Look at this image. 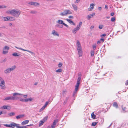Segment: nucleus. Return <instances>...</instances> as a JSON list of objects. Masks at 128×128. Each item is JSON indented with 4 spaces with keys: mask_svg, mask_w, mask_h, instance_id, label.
Returning a JSON list of instances; mask_svg holds the SVG:
<instances>
[{
    "mask_svg": "<svg viewBox=\"0 0 128 128\" xmlns=\"http://www.w3.org/2000/svg\"><path fill=\"white\" fill-rule=\"evenodd\" d=\"M92 118L95 119L96 118V115L94 114L93 112H92L91 114Z\"/></svg>",
    "mask_w": 128,
    "mask_h": 128,
    "instance_id": "31",
    "label": "nucleus"
},
{
    "mask_svg": "<svg viewBox=\"0 0 128 128\" xmlns=\"http://www.w3.org/2000/svg\"><path fill=\"white\" fill-rule=\"evenodd\" d=\"M66 20L68 22L71 24L73 25H75V23L72 20H70V19H67Z\"/></svg>",
    "mask_w": 128,
    "mask_h": 128,
    "instance_id": "15",
    "label": "nucleus"
},
{
    "mask_svg": "<svg viewBox=\"0 0 128 128\" xmlns=\"http://www.w3.org/2000/svg\"><path fill=\"white\" fill-rule=\"evenodd\" d=\"M114 14V12H112L110 13V15L113 16Z\"/></svg>",
    "mask_w": 128,
    "mask_h": 128,
    "instance_id": "61",
    "label": "nucleus"
},
{
    "mask_svg": "<svg viewBox=\"0 0 128 128\" xmlns=\"http://www.w3.org/2000/svg\"><path fill=\"white\" fill-rule=\"evenodd\" d=\"M16 124L14 123L11 124H10V127L14 128L16 126Z\"/></svg>",
    "mask_w": 128,
    "mask_h": 128,
    "instance_id": "30",
    "label": "nucleus"
},
{
    "mask_svg": "<svg viewBox=\"0 0 128 128\" xmlns=\"http://www.w3.org/2000/svg\"><path fill=\"white\" fill-rule=\"evenodd\" d=\"M60 15L62 16H66L67 15L66 10H65L63 12H61L60 13Z\"/></svg>",
    "mask_w": 128,
    "mask_h": 128,
    "instance_id": "22",
    "label": "nucleus"
},
{
    "mask_svg": "<svg viewBox=\"0 0 128 128\" xmlns=\"http://www.w3.org/2000/svg\"><path fill=\"white\" fill-rule=\"evenodd\" d=\"M3 125L6 127H10V124H3Z\"/></svg>",
    "mask_w": 128,
    "mask_h": 128,
    "instance_id": "47",
    "label": "nucleus"
},
{
    "mask_svg": "<svg viewBox=\"0 0 128 128\" xmlns=\"http://www.w3.org/2000/svg\"><path fill=\"white\" fill-rule=\"evenodd\" d=\"M94 28V26H92L90 28V29H91V30H92V29H93Z\"/></svg>",
    "mask_w": 128,
    "mask_h": 128,
    "instance_id": "56",
    "label": "nucleus"
},
{
    "mask_svg": "<svg viewBox=\"0 0 128 128\" xmlns=\"http://www.w3.org/2000/svg\"><path fill=\"white\" fill-rule=\"evenodd\" d=\"M28 4H29L35 6H39L40 5V4L39 3L33 2H28Z\"/></svg>",
    "mask_w": 128,
    "mask_h": 128,
    "instance_id": "6",
    "label": "nucleus"
},
{
    "mask_svg": "<svg viewBox=\"0 0 128 128\" xmlns=\"http://www.w3.org/2000/svg\"><path fill=\"white\" fill-rule=\"evenodd\" d=\"M81 76L82 74L80 72L78 74V78L77 81H78V82H80L81 79Z\"/></svg>",
    "mask_w": 128,
    "mask_h": 128,
    "instance_id": "14",
    "label": "nucleus"
},
{
    "mask_svg": "<svg viewBox=\"0 0 128 128\" xmlns=\"http://www.w3.org/2000/svg\"><path fill=\"white\" fill-rule=\"evenodd\" d=\"M0 83L5 82L2 78L1 77H0Z\"/></svg>",
    "mask_w": 128,
    "mask_h": 128,
    "instance_id": "39",
    "label": "nucleus"
},
{
    "mask_svg": "<svg viewBox=\"0 0 128 128\" xmlns=\"http://www.w3.org/2000/svg\"><path fill=\"white\" fill-rule=\"evenodd\" d=\"M3 18L4 20L5 21H8L9 20H12L11 19L13 18L12 17H2Z\"/></svg>",
    "mask_w": 128,
    "mask_h": 128,
    "instance_id": "8",
    "label": "nucleus"
},
{
    "mask_svg": "<svg viewBox=\"0 0 128 128\" xmlns=\"http://www.w3.org/2000/svg\"><path fill=\"white\" fill-rule=\"evenodd\" d=\"M125 85L126 86H127L128 85V80H127L126 82Z\"/></svg>",
    "mask_w": 128,
    "mask_h": 128,
    "instance_id": "60",
    "label": "nucleus"
},
{
    "mask_svg": "<svg viewBox=\"0 0 128 128\" xmlns=\"http://www.w3.org/2000/svg\"><path fill=\"white\" fill-rule=\"evenodd\" d=\"M99 28L100 29H102L103 27V25H100L99 26Z\"/></svg>",
    "mask_w": 128,
    "mask_h": 128,
    "instance_id": "46",
    "label": "nucleus"
},
{
    "mask_svg": "<svg viewBox=\"0 0 128 128\" xmlns=\"http://www.w3.org/2000/svg\"><path fill=\"white\" fill-rule=\"evenodd\" d=\"M80 0H76V1L75 2L78 3L80 2Z\"/></svg>",
    "mask_w": 128,
    "mask_h": 128,
    "instance_id": "58",
    "label": "nucleus"
},
{
    "mask_svg": "<svg viewBox=\"0 0 128 128\" xmlns=\"http://www.w3.org/2000/svg\"><path fill=\"white\" fill-rule=\"evenodd\" d=\"M21 128H28L26 126H22L21 127Z\"/></svg>",
    "mask_w": 128,
    "mask_h": 128,
    "instance_id": "62",
    "label": "nucleus"
},
{
    "mask_svg": "<svg viewBox=\"0 0 128 128\" xmlns=\"http://www.w3.org/2000/svg\"><path fill=\"white\" fill-rule=\"evenodd\" d=\"M15 47L18 49L19 50H21L24 51H27V52H30L32 54H34V53L33 52H32L28 50H24L21 48H18V47H17L16 46H15Z\"/></svg>",
    "mask_w": 128,
    "mask_h": 128,
    "instance_id": "9",
    "label": "nucleus"
},
{
    "mask_svg": "<svg viewBox=\"0 0 128 128\" xmlns=\"http://www.w3.org/2000/svg\"><path fill=\"white\" fill-rule=\"evenodd\" d=\"M13 100V96H10L6 97L4 99V100Z\"/></svg>",
    "mask_w": 128,
    "mask_h": 128,
    "instance_id": "20",
    "label": "nucleus"
},
{
    "mask_svg": "<svg viewBox=\"0 0 128 128\" xmlns=\"http://www.w3.org/2000/svg\"><path fill=\"white\" fill-rule=\"evenodd\" d=\"M30 13L32 14H35L37 13V12L35 10H32L30 11Z\"/></svg>",
    "mask_w": 128,
    "mask_h": 128,
    "instance_id": "32",
    "label": "nucleus"
},
{
    "mask_svg": "<svg viewBox=\"0 0 128 128\" xmlns=\"http://www.w3.org/2000/svg\"><path fill=\"white\" fill-rule=\"evenodd\" d=\"M6 6H0V8H5Z\"/></svg>",
    "mask_w": 128,
    "mask_h": 128,
    "instance_id": "44",
    "label": "nucleus"
},
{
    "mask_svg": "<svg viewBox=\"0 0 128 128\" xmlns=\"http://www.w3.org/2000/svg\"><path fill=\"white\" fill-rule=\"evenodd\" d=\"M23 97L24 98H26L28 97V96L27 95H24L23 96Z\"/></svg>",
    "mask_w": 128,
    "mask_h": 128,
    "instance_id": "59",
    "label": "nucleus"
},
{
    "mask_svg": "<svg viewBox=\"0 0 128 128\" xmlns=\"http://www.w3.org/2000/svg\"><path fill=\"white\" fill-rule=\"evenodd\" d=\"M12 55L13 56H18L20 55V54H18L16 52H15L12 54Z\"/></svg>",
    "mask_w": 128,
    "mask_h": 128,
    "instance_id": "25",
    "label": "nucleus"
},
{
    "mask_svg": "<svg viewBox=\"0 0 128 128\" xmlns=\"http://www.w3.org/2000/svg\"><path fill=\"white\" fill-rule=\"evenodd\" d=\"M92 47L93 48V50H95L96 48V45L95 44L93 45L92 46Z\"/></svg>",
    "mask_w": 128,
    "mask_h": 128,
    "instance_id": "48",
    "label": "nucleus"
},
{
    "mask_svg": "<svg viewBox=\"0 0 128 128\" xmlns=\"http://www.w3.org/2000/svg\"><path fill=\"white\" fill-rule=\"evenodd\" d=\"M76 45L77 48H80V47H81V45L80 43L79 42L78 40L77 41Z\"/></svg>",
    "mask_w": 128,
    "mask_h": 128,
    "instance_id": "27",
    "label": "nucleus"
},
{
    "mask_svg": "<svg viewBox=\"0 0 128 128\" xmlns=\"http://www.w3.org/2000/svg\"><path fill=\"white\" fill-rule=\"evenodd\" d=\"M78 53L79 56H81L82 55V50L78 51Z\"/></svg>",
    "mask_w": 128,
    "mask_h": 128,
    "instance_id": "26",
    "label": "nucleus"
},
{
    "mask_svg": "<svg viewBox=\"0 0 128 128\" xmlns=\"http://www.w3.org/2000/svg\"><path fill=\"white\" fill-rule=\"evenodd\" d=\"M11 72L12 71H13L16 68V66L15 65L12 66L11 68H9Z\"/></svg>",
    "mask_w": 128,
    "mask_h": 128,
    "instance_id": "17",
    "label": "nucleus"
},
{
    "mask_svg": "<svg viewBox=\"0 0 128 128\" xmlns=\"http://www.w3.org/2000/svg\"><path fill=\"white\" fill-rule=\"evenodd\" d=\"M66 14H72V12L69 10H66Z\"/></svg>",
    "mask_w": 128,
    "mask_h": 128,
    "instance_id": "28",
    "label": "nucleus"
},
{
    "mask_svg": "<svg viewBox=\"0 0 128 128\" xmlns=\"http://www.w3.org/2000/svg\"><path fill=\"white\" fill-rule=\"evenodd\" d=\"M92 17V16L91 14H89L87 16V18L90 19V18H91Z\"/></svg>",
    "mask_w": 128,
    "mask_h": 128,
    "instance_id": "41",
    "label": "nucleus"
},
{
    "mask_svg": "<svg viewBox=\"0 0 128 128\" xmlns=\"http://www.w3.org/2000/svg\"><path fill=\"white\" fill-rule=\"evenodd\" d=\"M9 47L7 46H5L3 48L2 54H7L8 52V51Z\"/></svg>",
    "mask_w": 128,
    "mask_h": 128,
    "instance_id": "2",
    "label": "nucleus"
},
{
    "mask_svg": "<svg viewBox=\"0 0 128 128\" xmlns=\"http://www.w3.org/2000/svg\"><path fill=\"white\" fill-rule=\"evenodd\" d=\"M2 108L4 109L10 110V107L8 106H4L2 107Z\"/></svg>",
    "mask_w": 128,
    "mask_h": 128,
    "instance_id": "24",
    "label": "nucleus"
},
{
    "mask_svg": "<svg viewBox=\"0 0 128 128\" xmlns=\"http://www.w3.org/2000/svg\"><path fill=\"white\" fill-rule=\"evenodd\" d=\"M91 55L92 56H93L94 54V50L91 51Z\"/></svg>",
    "mask_w": 128,
    "mask_h": 128,
    "instance_id": "37",
    "label": "nucleus"
},
{
    "mask_svg": "<svg viewBox=\"0 0 128 128\" xmlns=\"http://www.w3.org/2000/svg\"><path fill=\"white\" fill-rule=\"evenodd\" d=\"M24 114H20L18 116H17L16 117V119L18 120V119L21 118H22L24 117Z\"/></svg>",
    "mask_w": 128,
    "mask_h": 128,
    "instance_id": "19",
    "label": "nucleus"
},
{
    "mask_svg": "<svg viewBox=\"0 0 128 128\" xmlns=\"http://www.w3.org/2000/svg\"><path fill=\"white\" fill-rule=\"evenodd\" d=\"M56 125L55 124H52L51 126L52 128H54Z\"/></svg>",
    "mask_w": 128,
    "mask_h": 128,
    "instance_id": "49",
    "label": "nucleus"
},
{
    "mask_svg": "<svg viewBox=\"0 0 128 128\" xmlns=\"http://www.w3.org/2000/svg\"><path fill=\"white\" fill-rule=\"evenodd\" d=\"M113 106L114 107H115L116 108H118V104L117 102H114Z\"/></svg>",
    "mask_w": 128,
    "mask_h": 128,
    "instance_id": "29",
    "label": "nucleus"
},
{
    "mask_svg": "<svg viewBox=\"0 0 128 128\" xmlns=\"http://www.w3.org/2000/svg\"><path fill=\"white\" fill-rule=\"evenodd\" d=\"M122 110L123 111H125V110H126V107H123V106H122Z\"/></svg>",
    "mask_w": 128,
    "mask_h": 128,
    "instance_id": "51",
    "label": "nucleus"
},
{
    "mask_svg": "<svg viewBox=\"0 0 128 128\" xmlns=\"http://www.w3.org/2000/svg\"><path fill=\"white\" fill-rule=\"evenodd\" d=\"M32 100V99L31 98H26L25 99H23L22 98H20V100L22 102H28L29 101L31 102Z\"/></svg>",
    "mask_w": 128,
    "mask_h": 128,
    "instance_id": "3",
    "label": "nucleus"
},
{
    "mask_svg": "<svg viewBox=\"0 0 128 128\" xmlns=\"http://www.w3.org/2000/svg\"><path fill=\"white\" fill-rule=\"evenodd\" d=\"M80 84V82L77 81L76 84L75 86V90H78V88Z\"/></svg>",
    "mask_w": 128,
    "mask_h": 128,
    "instance_id": "11",
    "label": "nucleus"
},
{
    "mask_svg": "<svg viewBox=\"0 0 128 128\" xmlns=\"http://www.w3.org/2000/svg\"><path fill=\"white\" fill-rule=\"evenodd\" d=\"M68 18H70L73 19L74 17L72 16H68Z\"/></svg>",
    "mask_w": 128,
    "mask_h": 128,
    "instance_id": "55",
    "label": "nucleus"
},
{
    "mask_svg": "<svg viewBox=\"0 0 128 128\" xmlns=\"http://www.w3.org/2000/svg\"><path fill=\"white\" fill-rule=\"evenodd\" d=\"M62 71V70L61 69H60L56 70V72H61Z\"/></svg>",
    "mask_w": 128,
    "mask_h": 128,
    "instance_id": "42",
    "label": "nucleus"
},
{
    "mask_svg": "<svg viewBox=\"0 0 128 128\" xmlns=\"http://www.w3.org/2000/svg\"><path fill=\"white\" fill-rule=\"evenodd\" d=\"M100 43V40H98L97 42V44H99Z\"/></svg>",
    "mask_w": 128,
    "mask_h": 128,
    "instance_id": "63",
    "label": "nucleus"
},
{
    "mask_svg": "<svg viewBox=\"0 0 128 128\" xmlns=\"http://www.w3.org/2000/svg\"><path fill=\"white\" fill-rule=\"evenodd\" d=\"M98 122H93L92 124V126H96V124L98 123Z\"/></svg>",
    "mask_w": 128,
    "mask_h": 128,
    "instance_id": "36",
    "label": "nucleus"
},
{
    "mask_svg": "<svg viewBox=\"0 0 128 128\" xmlns=\"http://www.w3.org/2000/svg\"><path fill=\"white\" fill-rule=\"evenodd\" d=\"M58 66L59 67H61L62 66V64L61 63H60L58 65Z\"/></svg>",
    "mask_w": 128,
    "mask_h": 128,
    "instance_id": "53",
    "label": "nucleus"
},
{
    "mask_svg": "<svg viewBox=\"0 0 128 128\" xmlns=\"http://www.w3.org/2000/svg\"><path fill=\"white\" fill-rule=\"evenodd\" d=\"M10 70L9 68H8L4 70V73L6 74L10 73Z\"/></svg>",
    "mask_w": 128,
    "mask_h": 128,
    "instance_id": "18",
    "label": "nucleus"
},
{
    "mask_svg": "<svg viewBox=\"0 0 128 128\" xmlns=\"http://www.w3.org/2000/svg\"><path fill=\"white\" fill-rule=\"evenodd\" d=\"M5 82L0 83V86L1 88V89H3L5 88V86L4 84Z\"/></svg>",
    "mask_w": 128,
    "mask_h": 128,
    "instance_id": "13",
    "label": "nucleus"
},
{
    "mask_svg": "<svg viewBox=\"0 0 128 128\" xmlns=\"http://www.w3.org/2000/svg\"><path fill=\"white\" fill-rule=\"evenodd\" d=\"M77 50H78V51L82 50V48L81 47H80V48H77Z\"/></svg>",
    "mask_w": 128,
    "mask_h": 128,
    "instance_id": "52",
    "label": "nucleus"
},
{
    "mask_svg": "<svg viewBox=\"0 0 128 128\" xmlns=\"http://www.w3.org/2000/svg\"><path fill=\"white\" fill-rule=\"evenodd\" d=\"M58 119H56L54 120L53 124L55 125L58 122Z\"/></svg>",
    "mask_w": 128,
    "mask_h": 128,
    "instance_id": "34",
    "label": "nucleus"
},
{
    "mask_svg": "<svg viewBox=\"0 0 128 128\" xmlns=\"http://www.w3.org/2000/svg\"><path fill=\"white\" fill-rule=\"evenodd\" d=\"M22 94H19L18 93H15L13 94V95L14 96H13V100H17L19 98L17 96H16L18 95H22Z\"/></svg>",
    "mask_w": 128,
    "mask_h": 128,
    "instance_id": "4",
    "label": "nucleus"
},
{
    "mask_svg": "<svg viewBox=\"0 0 128 128\" xmlns=\"http://www.w3.org/2000/svg\"><path fill=\"white\" fill-rule=\"evenodd\" d=\"M56 27H58L60 28H62L63 27V26L62 25H60L59 24H56Z\"/></svg>",
    "mask_w": 128,
    "mask_h": 128,
    "instance_id": "38",
    "label": "nucleus"
},
{
    "mask_svg": "<svg viewBox=\"0 0 128 128\" xmlns=\"http://www.w3.org/2000/svg\"><path fill=\"white\" fill-rule=\"evenodd\" d=\"M48 116L45 117H44V118L43 120V121L44 122H45L47 120V119H48Z\"/></svg>",
    "mask_w": 128,
    "mask_h": 128,
    "instance_id": "40",
    "label": "nucleus"
},
{
    "mask_svg": "<svg viewBox=\"0 0 128 128\" xmlns=\"http://www.w3.org/2000/svg\"><path fill=\"white\" fill-rule=\"evenodd\" d=\"M78 91V90H75L74 91L73 93H74V94H76Z\"/></svg>",
    "mask_w": 128,
    "mask_h": 128,
    "instance_id": "57",
    "label": "nucleus"
},
{
    "mask_svg": "<svg viewBox=\"0 0 128 128\" xmlns=\"http://www.w3.org/2000/svg\"><path fill=\"white\" fill-rule=\"evenodd\" d=\"M6 13L10 14L13 16L18 18L20 14V11L18 10L13 9L11 10H9L6 12Z\"/></svg>",
    "mask_w": 128,
    "mask_h": 128,
    "instance_id": "1",
    "label": "nucleus"
},
{
    "mask_svg": "<svg viewBox=\"0 0 128 128\" xmlns=\"http://www.w3.org/2000/svg\"><path fill=\"white\" fill-rule=\"evenodd\" d=\"M50 102V101L49 100H48L46 102V103L40 109V112L42 111L45 108L46 106L48 105V104L49 102Z\"/></svg>",
    "mask_w": 128,
    "mask_h": 128,
    "instance_id": "7",
    "label": "nucleus"
},
{
    "mask_svg": "<svg viewBox=\"0 0 128 128\" xmlns=\"http://www.w3.org/2000/svg\"><path fill=\"white\" fill-rule=\"evenodd\" d=\"M115 20V18L114 17L112 18H111V21L112 22H114Z\"/></svg>",
    "mask_w": 128,
    "mask_h": 128,
    "instance_id": "45",
    "label": "nucleus"
},
{
    "mask_svg": "<svg viewBox=\"0 0 128 128\" xmlns=\"http://www.w3.org/2000/svg\"><path fill=\"white\" fill-rule=\"evenodd\" d=\"M52 34L54 36H59L58 33L54 30H53L52 31Z\"/></svg>",
    "mask_w": 128,
    "mask_h": 128,
    "instance_id": "12",
    "label": "nucleus"
},
{
    "mask_svg": "<svg viewBox=\"0 0 128 128\" xmlns=\"http://www.w3.org/2000/svg\"><path fill=\"white\" fill-rule=\"evenodd\" d=\"M15 113L14 112H11L8 114V115L10 116H13L15 115Z\"/></svg>",
    "mask_w": 128,
    "mask_h": 128,
    "instance_id": "33",
    "label": "nucleus"
},
{
    "mask_svg": "<svg viewBox=\"0 0 128 128\" xmlns=\"http://www.w3.org/2000/svg\"><path fill=\"white\" fill-rule=\"evenodd\" d=\"M72 6L75 10L76 11L77 10L78 8L74 4H72Z\"/></svg>",
    "mask_w": 128,
    "mask_h": 128,
    "instance_id": "23",
    "label": "nucleus"
},
{
    "mask_svg": "<svg viewBox=\"0 0 128 128\" xmlns=\"http://www.w3.org/2000/svg\"><path fill=\"white\" fill-rule=\"evenodd\" d=\"M106 36V34H103L101 35L100 36L101 37H103Z\"/></svg>",
    "mask_w": 128,
    "mask_h": 128,
    "instance_id": "54",
    "label": "nucleus"
},
{
    "mask_svg": "<svg viewBox=\"0 0 128 128\" xmlns=\"http://www.w3.org/2000/svg\"><path fill=\"white\" fill-rule=\"evenodd\" d=\"M98 9L100 10H102V8L100 7H98Z\"/></svg>",
    "mask_w": 128,
    "mask_h": 128,
    "instance_id": "64",
    "label": "nucleus"
},
{
    "mask_svg": "<svg viewBox=\"0 0 128 128\" xmlns=\"http://www.w3.org/2000/svg\"><path fill=\"white\" fill-rule=\"evenodd\" d=\"M17 128H21V127L19 126V124H16V126Z\"/></svg>",
    "mask_w": 128,
    "mask_h": 128,
    "instance_id": "43",
    "label": "nucleus"
},
{
    "mask_svg": "<svg viewBox=\"0 0 128 128\" xmlns=\"http://www.w3.org/2000/svg\"><path fill=\"white\" fill-rule=\"evenodd\" d=\"M29 121L28 120H26L24 121L21 123V124L22 125H24L26 124H28L29 122Z\"/></svg>",
    "mask_w": 128,
    "mask_h": 128,
    "instance_id": "16",
    "label": "nucleus"
},
{
    "mask_svg": "<svg viewBox=\"0 0 128 128\" xmlns=\"http://www.w3.org/2000/svg\"><path fill=\"white\" fill-rule=\"evenodd\" d=\"M56 23L58 24H62L67 27H68V26L66 24L64 23L63 21L62 20H59L56 21Z\"/></svg>",
    "mask_w": 128,
    "mask_h": 128,
    "instance_id": "5",
    "label": "nucleus"
},
{
    "mask_svg": "<svg viewBox=\"0 0 128 128\" xmlns=\"http://www.w3.org/2000/svg\"><path fill=\"white\" fill-rule=\"evenodd\" d=\"M94 4H90V7L88 8L89 11L92 10L94 8Z\"/></svg>",
    "mask_w": 128,
    "mask_h": 128,
    "instance_id": "21",
    "label": "nucleus"
},
{
    "mask_svg": "<svg viewBox=\"0 0 128 128\" xmlns=\"http://www.w3.org/2000/svg\"><path fill=\"white\" fill-rule=\"evenodd\" d=\"M82 22H81L79 23L78 24V25L77 26H78V27L79 28H80L81 26L82 25Z\"/></svg>",
    "mask_w": 128,
    "mask_h": 128,
    "instance_id": "35",
    "label": "nucleus"
},
{
    "mask_svg": "<svg viewBox=\"0 0 128 128\" xmlns=\"http://www.w3.org/2000/svg\"><path fill=\"white\" fill-rule=\"evenodd\" d=\"M80 28L77 26L76 28L72 30V32L74 34H75L79 30Z\"/></svg>",
    "mask_w": 128,
    "mask_h": 128,
    "instance_id": "10",
    "label": "nucleus"
},
{
    "mask_svg": "<svg viewBox=\"0 0 128 128\" xmlns=\"http://www.w3.org/2000/svg\"><path fill=\"white\" fill-rule=\"evenodd\" d=\"M44 123V122L43 121H41L40 122V123L39 125L40 126V125H42Z\"/></svg>",
    "mask_w": 128,
    "mask_h": 128,
    "instance_id": "50",
    "label": "nucleus"
}]
</instances>
